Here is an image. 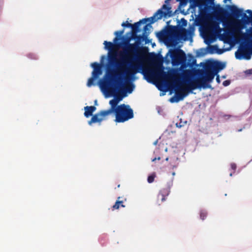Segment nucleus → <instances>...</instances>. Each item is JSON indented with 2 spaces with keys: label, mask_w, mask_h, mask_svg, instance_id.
Segmentation results:
<instances>
[{
  "label": "nucleus",
  "mask_w": 252,
  "mask_h": 252,
  "mask_svg": "<svg viewBox=\"0 0 252 252\" xmlns=\"http://www.w3.org/2000/svg\"><path fill=\"white\" fill-rule=\"evenodd\" d=\"M224 64L219 61H214L207 64L204 69H197L194 70L186 69L182 74L175 73H167L161 68H157L153 72V75L156 77L164 80L165 81L172 80L176 83L180 82V78L182 77L186 83V88H181L179 86L176 90L175 95L170 99L171 103L177 102L183 100L187 95V93L196 89L209 88V84L214 79L218 72L223 69Z\"/></svg>",
  "instance_id": "1"
},
{
  "label": "nucleus",
  "mask_w": 252,
  "mask_h": 252,
  "mask_svg": "<svg viewBox=\"0 0 252 252\" xmlns=\"http://www.w3.org/2000/svg\"><path fill=\"white\" fill-rule=\"evenodd\" d=\"M109 61L116 69H107L104 79L99 82L101 90L107 94H113L118 91L126 95V93L131 94L134 85L128 82L141 69V64L127 62L124 58L117 62L115 54L109 56Z\"/></svg>",
  "instance_id": "2"
},
{
  "label": "nucleus",
  "mask_w": 252,
  "mask_h": 252,
  "mask_svg": "<svg viewBox=\"0 0 252 252\" xmlns=\"http://www.w3.org/2000/svg\"><path fill=\"white\" fill-rule=\"evenodd\" d=\"M147 38V37L144 34L137 35V33H135V35L132 34L131 37L128 38L124 42L125 48H124V52L120 54L121 57L120 60L124 58L127 62L134 63L133 58L131 57L130 54L135 53L138 50V45L141 42L146 41Z\"/></svg>",
  "instance_id": "3"
},
{
  "label": "nucleus",
  "mask_w": 252,
  "mask_h": 252,
  "mask_svg": "<svg viewBox=\"0 0 252 252\" xmlns=\"http://www.w3.org/2000/svg\"><path fill=\"white\" fill-rule=\"evenodd\" d=\"M171 7L166 4H163L161 8L159 9L154 15L150 17V20L148 21L149 23L146 24L143 28V34L148 37L150 33V30L152 28L151 24L156 22L157 20L161 19L163 17H170L172 15Z\"/></svg>",
  "instance_id": "4"
},
{
  "label": "nucleus",
  "mask_w": 252,
  "mask_h": 252,
  "mask_svg": "<svg viewBox=\"0 0 252 252\" xmlns=\"http://www.w3.org/2000/svg\"><path fill=\"white\" fill-rule=\"evenodd\" d=\"M114 113L116 123H124L134 117L133 110L129 105L125 104L119 105Z\"/></svg>",
  "instance_id": "5"
},
{
  "label": "nucleus",
  "mask_w": 252,
  "mask_h": 252,
  "mask_svg": "<svg viewBox=\"0 0 252 252\" xmlns=\"http://www.w3.org/2000/svg\"><path fill=\"white\" fill-rule=\"evenodd\" d=\"M175 28L169 27L165 31H161L158 33L159 38L163 40L165 44L168 46H173L175 45L174 39Z\"/></svg>",
  "instance_id": "6"
},
{
  "label": "nucleus",
  "mask_w": 252,
  "mask_h": 252,
  "mask_svg": "<svg viewBox=\"0 0 252 252\" xmlns=\"http://www.w3.org/2000/svg\"><path fill=\"white\" fill-rule=\"evenodd\" d=\"M169 52L173 65H178L186 62V55L182 49L179 48L170 49Z\"/></svg>",
  "instance_id": "7"
},
{
  "label": "nucleus",
  "mask_w": 252,
  "mask_h": 252,
  "mask_svg": "<svg viewBox=\"0 0 252 252\" xmlns=\"http://www.w3.org/2000/svg\"><path fill=\"white\" fill-rule=\"evenodd\" d=\"M226 7L230 9L233 16L236 18H239L240 16H242L244 22L248 23L252 20L251 16H248L246 13H243V10L242 9L238 8L235 5H227Z\"/></svg>",
  "instance_id": "8"
},
{
  "label": "nucleus",
  "mask_w": 252,
  "mask_h": 252,
  "mask_svg": "<svg viewBox=\"0 0 252 252\" xmlns=\"http://www.w3.org/2000/svg\"><path fill=\"white\" fill-rule=\"evenodd\" d=\"M118 102L115 99H113L109 101V104L110 105V108L106 110H102L101 114L102 116H109L110 115L114 113L118 108Z\"/></svg>",
  "instance_id": "9"
},
{
  "label": "nucleus",
  "mask_w": 252,
  "mask_h": 252,
  "mask_svg": "<svg viewBox=\"0 0 252 252\" xmlns=\"http://www.w3.org/2000/svg\"><path fill=\"white\" fill-rule=\"evenodd\" d=\"M235 57L239 60L242 59L249 60L251 58V53L248 49L243 48L236 52Z\"/></svg>",
  "instance_id": "10"
},
{
  "label": "nucleus",
  "mask_w": 252,
  "mask_h": 252,
  "mask_svg": "<svg viewBox=\"0 0 252 252\" xmlns=\"http://www.w3.org/2000/svg\"><path fill=\"white\" fill-rule=\"evenodd\" d=\"M102 112V110L93 115L90 121L88 122V124L89 125H92L93 123H100L103 120L106 119V117L108 116H102L101 114Z\"/></svg>",
  "instance_id": "11"
},
{
  "label": "nucleus",
  "mask_w": 252,
  "mask_h": 252,
  "mask_svg": "<svg viewBox=\"0 0 252 252\" xmlns=\"http://www.w3.org/2000/svg\"><path fill=\"white\" fill-rule=\"evenodd\" d=\"M150 20V18H144L139 22L135 23L134 24H132V26L131 27V35L134 34L135 35V33H137L140 32L139 26L141 23L145 24L147 23Z\"/></svg>",
  "instance_id": "12"
},
{
  "label": "nucleus",
  "mask_w": 252,
  "mask_h": 252,
  "mask_svg": "<svg viewBox=\"0 0 252 252\" xmlns=\"http://www.w3.org/2000/svg\"><path fill=\"white\" fill-rule=\"evenodd\" d=\"M91 66L94 68L92 72V76L98 78L102 74L101 65L96 62H94L92 63Z\"/></svg>",
  "instance_id": "13"
},
{
  "label": "nucleus",
  "mask_w": 252,
  "mask_h": 252,
  "mask_svg": "<svg viewBox=\"0 0 252 252\" xmlns=\"http://www.w3.org/2000/svg\"><path fill=\"white\" fill-rule=\"evenodd\" d=\"M170 189L166 188L161 189L158 195V201L160 200L161 202L164 201L166 200V197L170 193Z\"/></svg>",
  "instance_id": "14"
},
{
  "label": "nucleus",
  "mask_w": 252,
  "mask_h": 252,
  "mask_svg": "<svg viewBox=\"0 0 252 252\" xmlns=\"http://www.w3.org/2000/svg\"><path fill=\"white\" fill-rule=\"evenodd\" d=\"M243 29V26L240 24V22H238L235 25L234 27L232 29V33L236 35H241L243 37L245 36V34L241 31Z\"/></svg>",
  "instance_id": "15"
},
{
  "label": "nucleus",
  "mask_w": 252,
  "mask_h": 252,
  "mask_svg": "<svg viewBox=\"0 0 252 252\" xmlns=\"http://www.w3.org/2000/svg\"><path fill=\"white\" fill-rule=\"evenodd\" d=\"M85 112L84 116L86 118H89V117L93 115V112L95 110L96 108L94 106H86L84 107Z\"/></svg>",
  "instance_id": "16"
},
{
  "label": "nucleus",
  "mask_w": 252,
  "mask_h": 252,
  "mask_svg": "<svg viewBox=\"0 0 252 252\" xmlns=\"http://www.w3.org/2000/svg\"><path fill=\"white\" fill-rule=\"evenodd\" d=\"M216 13H217L218 16L221 18L222 20L224 18V17L227 15L228 14V12L227 11V10L224 9L223 8L220 7H219L218 9L216 11Z\"/></svg>",
  "instance_id": "17"
},
{
  "label": "nucleus",
  "mask_w": 252,
  "mask_h": 252,
  "mask_svg": "<svg viewBox=\"0 0 252 252\" xmlns=\"http://www.w3.org/2000/svg\"><path fill=\"white\" fill-rule=\"evenodd\" d=\"M121 197H118V200L115 202V204L112 206V210H114L116 209H119L120 207H125V205L123 204L124 201L123 200H120Z\"/></svg>",
  "instance_id": "18"
},
{
  "label": "nucleus",
  "mask_w": 252,
  "mask_h": 252,
  "mask_svg": "<svg viewBox=\"0 0 252 252\" xmlns=\"http://www.w3.org/2000/svg\"><path fill=\"white\" fill-rule=\"evenodd\" d=\"M108 94L113 95L114 96H115V98L114 99L117 100L118 103L123 99L124 97L126 96V95L125 94H122V93H120L119 91H118L116 93Z\"/></svg>",
  "instance_id": "19"
},
{
  "label": "nucleus",
  "mask_w": 252,
  "mask_h": 252,
  "mask_svg": "<svg viewBox=\"0 0 252 252\" xmlns=\"http://www.w3.org/2000/svg\"><path fill=\"white\" fill-rule=\"evenodd\" d=\"M103 44L105 45V48L110 51H112L115 46L114 43L109 41H104Z\"/></svg>",
  "instance_id": "20"
},
{
  "label": "nucleus",
  "mask_w": 252,
  "mask_h": 252,
  "mask_svg": "<svg viewBox=\"0 0 252 252\" xmlns=\"http://www.w3.org/2000/svg\"><path fill=\"white\" fill-rule=\"evenodd\" d=\"M124 32V29L121 31H117L114 32L115 35H116V37L114 38L113 40V42L115 43H116L117 41L120 39L119 37L121 36Z\"/></svg>",
  "instance_id": "21"
},
{
  "label": "nucleus",
  "mask_w": 252,
  "mask_h": 252,
  "mask_svg": "<svg viewBox=\"0 0 252 252\" xmlns=\"http://www.w3.org/2000/svg\"><path fill=\"white\" fill-rule=\"evenodd\" d=\"M209 49L210 50V52L211 53H213L215 51H217V52L219 53V54H221L222 53V52L220 51V50L219 49L218 47L217 46L215 45V46H209Z\"/></svg>",
  "instance_id": "22"
},
{
  "label": "nucleus",
  "mask_w": 252,
  "mask_h": 252,
  "mask_svg": "<svg viewBox=\"0 0 252 252\" xmlns=\"http://www.w3.org/2000/svg\"><path fill=\"white\" fill-rule=\"evenodd\" d=\"M156 177V173H153L151 175L149 176L147 179L149 183H152L154 181V179Z\"/></svg>",
  "instance_id": "23"
},
{
  "label": "nucleus",
  "mask_w": 252,
  "mask_h": 252,
  "mask_svg": "<svg viewBox=\"0 0 252 252\" xmlns=\"http://www.w3.org/2000/svg\"><path fill=\"white\" fill-rule=\"evenodd\" d=\"M97 78L96 77L92 76L91 78L88 79L87 82V86L89 87H91L94 85V80L95 79Z\"/></svg>",
  "instance_id": "24"
},
{
  "label": "nucleus",
  "mask_w": 252,
  "mask_h": 252,
  "mask_svg": "<svg viewBox=\"0 0 252 252\" xmlns=\"http://www.w3.org/2000/svg\"><path fill=\"white\" fill-rule=\"evenodd\" d=\"M187 124V121L182 122L181 120H180V122H177L176 124V126L177 127L181 128Z\"/></svg>",
  "instance_id": "25"
},
{
  "label": "nucleus",
  "mask_w": 252,
  "mask_h": 252,
  "mask_svg": "<svg viewBox=\"0 0 252 252\" xmlns=\"http://www.w3.org/2000/svg\"><path fill=\"white\" fill-rule=\"evenodd\" d=\"M207 213L205 211H201L200 213V217L201 219L204 220L207 217Z\"/></svg>",
  "instance_id": "26"
},
{
  "label": "nucleus",
  "mask_w": 252,
  "mask_h": 252,
  "mask_svg": "<svg viewBox=\"0 0 252 252\" xmlns=\"http://www.w3.org/2000/svg\"><path fill=\"white\" fill-rule=\"evenodd\" d=\"M122 26L124 27L131 28L132 26V24L129 23L128 21H126V22H123L122 24Z\"/></svg>",
  "instance_id": "27"
},
{
  "label": "nucleus",
  "mask_w": 252,
  "mask_h": 252,
  "mask_svg": "<svg viewBox=\"0 0 252 252\" xmlns=\"http://www.w3.org/2000/svg\"><path fill=\"white\" fill-rule=\"evenodd\" d=\"M213 27L216 30H218L219 32H220L221 31V29L219 26V24L217 23H215L214 24Z\"/></svg>",
  "instance_id": "28"
},
{
  "label": "nucleus",
  "mask_w": 252,
  "mask_h": 252,
  "mask_svg": "<svg viewBox=\"0 0 252 252\" xmlns=\"http://www.w3.org/2000/svg\"><path fill=\"white\" fill-rule=\"evenodd\" d=\"M28 57L31 59H37L36 56L33 53H30L28 55Z\"/></svg>",
  "instance_id": "29"
},
{
  "label": "nucleus",
  "mask_w": 252,
  "mask_h": 252,
  "mask_svg": "<svg viewBox=\"0 0 252 252\" xmlns=\"http://www.w3.org/2000/svg\"><path fill=\"white\" fill-rule=\"evenodd\" d=\"M230 84V81L225 80L223 82V85L224 86H227Z\"/></svg>",
  "instance_id": "30"
},
{
  "label": "nucleus",
  "mask_w": 252,
  "mask_h": 252,
  "mask_svg": "<svg viewBox=\"0 0 252 252\" xmlns=\"http://www.w3.org/2000/svg\"><path fill=\"white\" fill-rule=\"evenodd\" d=\"M231 168L235 170L236 169V165L235 163H232L231 165Z\"/></svg>",
  "instance_id": "31"
},
{
  "label": "nucleus",
  "mask_w": 252,
  "mask_h": 252,
  "mask_svg": "<svg viewBox=\"0 0 252 252\" xmlns=\"http://www.w3.org/2000/svg\"><path fill=\"white\" fill-rule=\"evenodd\" d=\"M246 12L247 13H249L250 14V15H251V18H252V11L251 10H250V9H248L246 11Z\"/></svg>",
  "instance_id": "32"
},
{
  "label": "nucleus",
  "mask_w": 252,
  "mask_h": 252,
  "mask_svg": "<svg viewBox=\"0 0 252 252\" xmlns=\"http://www.w3.org/2000/svg\"><path fill=\"white\" fill-rule=\"evenodd\" d=\"M181 21H182V22H183V24L184 25H187V20H186L184 18H182V20H181Z\"/></svg>",
  "instance_id": "33"
},
{
  "label": "nucleus",
  "mask_w": 252,
  "mask_h": 252,
  "mask_svg": "<svg viewBox=\"0 0 252 252\" xmlns=\"http://www.w3.org/2000/svg\"><path fill=\"white\" fill-rule=\"evenodd\" d=\"M216 80L219 83L220 82L219 75H217Z\"/></svg>",
  "instance_id": "34"
},
{
  "label": "nucleus",
  "mask_w": 252,
  "mask_h": 252,
  "mask_svg": "<svg viewBox=\"0 0 252 252\" xmlns=\"http://www.w3.org/2000/svg\"><path fill=\"white\" fill-rule=\"evenodd\" d=\"M156 160H157V158H153V159L152 160V161L153 162H154V161H156Z\"/></svg>",
  "instance_id": "35"
},
{
  "label": "nucleus",
  "mask_w": 252,
  "mask_h": 252,
  "mask_svg": "<svg viewBox=\"0 0 252 252\" xmlns=\"http://www.w3.org/2000/svg\"><path fill=\"white\" fill-rule=\"evenodd\" d=\"M170 0H165V3H167L169 1H170Z\"/></svg>",
  "instance_id": "36"
},
{
  "label": "nucleus",
  "mask_w": 252,
  "mask_h": 252,
  "mask_svg": "<svg viewBox=\"0 0 252 252\" xmlns=\"http://www.w3.org/2000/svg\"><path fill=\"white\" fill-rule=\"evenodd\" d=\"M172 174L173 176H174L175 175V172H172Z\"/></svg>",
  "instance_id": "37"
},
{
  "label": "nucleus",
  "mask_w": 252,
  "mask_h": 252,
  "mask_svg": "<svg viewBox=\"0 0 252 252\" xmlns=\"http://www.w3.org/2000/svg\"><path fill=\"white\" fill-rule=\"evenodd\" d=\"M157 159L160 160V157H158V158H157Z\"/></svg>",
  "instance_id": "38"
},
{
  "label": "nucleus",
  "mask_w": 252,
  "mask_h": 252,
  "mask_svg": "<svg viewBox=\"0 0 252 252\" xmlns=\"http://www.w3.org/2000/svg\"><path fill=\"white\" fill-rule=\"evenodd\" d=\"M165 160H166V161H167V160H168V158H167L165 159Z\"/></svg>",
  "instance_id": "39"
},
{
  "label": "nucleus",
  "mask_w": 252,
  "mask_h": 252,
  "mask_svg": "<svg viewBox=\"0 0 252 252\" xmlns=\"http://www.w3.org/2000/svg\"><path fill=\"white\" fill-rule=\"evenodd\" d=\"M250 71H251V73L252 74V69L250 70Z\"/></svg>",
  "instance_id": "40"
},
{
  "label": "nucleus",
  "mask_w": 252,
  "mask_h": 252,
  "mask_svg": "<svg viewBox=\"0 0 252 252\" xmlns=\"http://www.w3.org/2000/svg\"><path fill=\"white\" fill-rule=\"evenodd\" d=\"M230 176H232V173H230Z\"/></svg>",
  "instance_id": "41"
}]
</instances>
